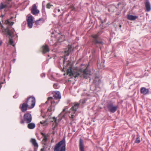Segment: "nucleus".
<instances>
[{
    "instance_id": "nucleus-12",
    "label": "nucleus",
    "mask_w": 151,
    "mask_h": 151,
    "mask_svg": "<svg viewBox=\"0 0 151 151\" xmlns=\"http://www.w3.org/2000/svg\"><path fill=\"white\" fill-rule=\"evenodd\" d=\"M31 12L35 15H37L39 12V11L37 9V6L35 4H33L32 6Z\"/></svg>"
},
{
    "instance_id": "nucleus-6",
    "label": "nucleus",
    "mask_w": 151,
    "mask_h": 151,
    "mask_svg": "<svg viewBox=\"0 0 151 151\" xmlns=\"http://www.w3.org/2000/svg\"><path fill=\"white\" fill-rule=\"evenodd\" d=\"M104 108L106 110L112 113L115 112L118 108L117 106H114V103L111 101H107L104 106Z\"/></svg>"
},
{
    "instance_id": "nucleus-25",
    "label": "nucleus",
    "mask_w": 151,
    "mask_h": 151,
    "mask_svg": "<svg viewBox=\"0 0 151 151\" xmlns=\"http://www.w3.org/2000/svg\"><path fill=\"white\" fill-rule=\"evenodd\" d=\"M5 23L10 26H12L14 24V22H10L8 20H7L5 21Z\"/></svg>"
},
{
    "instance_id": "nucleus-16",
    "label": "nucleus",
    "mask_w": 151,
    "mask_h": 151,
    "mask_svg": "<svg viewBox=\"0 0 151 151\" xmlns=\"http://www.w3.org/2000/svg\"><path fill=\"white\" fill-rule=\"evenodd\" d=\"M45 21V19L43 18H41L35 21V24L37 25L42 24Z\"/></svg>"
},
{
    "instance_id": "nucleus-8",
    "label": "nucleus",
    "mask_w": 151,
    "mask_h": 151,
    "mask_svg": "<svg viewBox=\"0 0 151 151\" xmlns=\"http://www.w3.org/2000/svg\"><path fill=\"white\" fill-rule=\"evenodd\" d=\"M26 103L28 105V108L32 109L34 107L35 104V98L33 96L28 98L26 101Z\"/></svg>"
},
{
    "instance_id": "nucleus-3",
    "label": "nucleus",
    "mask_w": 151,
    "mask_h": 151,
    "mask_svg": "<svg viewBox=\"0 0 151 151\" xmlns=\"http://www.w3.org/2000/svg\"><path fill=\"white\" fill-rule=\"evenodd\" d=\"M68 109L67 106H65L63 109L62 111L59 115L58 117V119H57L55 117L53 118V119L54 121V123L52 124V126L53 127L52 129H54L57 126L59 122L65 116V114L67 112L66 110Z\"/></svg>"
},
{
    "instance_id": "nucleus-17",
    "label": "nucleus",
    "mask_w": 151,
    "mask_h": 151,
    "mask_svg": "<svg viewBox=\"0 0 151 151\" xmlns=\"http://www.w3.org/2000/svg\"><path fill=\"white\" fill-rule=\"evenodd\" d=\"M42 52L44 53L48 52L49 51L48 47L47 45H45L42 46Z\"/></svg>"
},
{
    "instance_id": "nucleus-37",
    "label": "nucleus",
    "mask_w": 151,
    "mask_h": 151,
    "mask_svg": "<svg viewBox=\"0 0 151 151\" xmlns=\"http://www.w3.org/2000/svg\"><path fill=\"white\" fill-rule=\"evenodd\" d=\"M41 76L42 77H45V74L44 73H42L41 75Z\"/></svg>"
},
{
    "instance_id": "nucleus-1",
    "label": "nucleus",
    "mask_w": 151,
    "mask_h": 151,
    "mask_svg": "<svg viewBox=\"0 0 151 151\" xmlns=\"http://www.w3.org/2000/svg\"><path fill=\"white\" fill-rule=\"evenodd\" d=\"M67 74L69 76H72L75 78L80 77L81 78L87 79L90 75L89 72L87 68L85 69L80 68L72 70L71 67L67 70Z\"/></svg>"
},
{
    "instance_id": "nucleus-36",
    "label": "nucleus",
    "mask_w": 151,
    "mask_h": 151,
    "mask_svg": "<svg viewBox=\"0 0 151 151\" xmlns=\"http://www.w3.org/2000/svg\"><path fill=\"white\" fill-rule=\"evenodd\" d=\"M70 48H69L67 51V56H68L69 55L68 52H70Z\"/></svg>"
},
{
    "instance_id": "nucleus-31",
    "label": "nucleus",
    "mask_w": 151,
    "mask_h": 151,
    "mask_svg": "<svg viewBox=\"0 0 151 151\" xmlns=\"http://www.w3.org/2000/svg\"><path fill=\"white\" fill-rule=\"evenodd\" d=\"M28 26L29 28H31L32 27L33 22L27 23Z\"/></svg>"
},
{
    "instance_id": "nucleus-27",
    "label": "nucleus",
    "mask_w": 151,
    "mask_h": 151,
    "mask_svg": "<svg viewBox=\"0 0 151 151\" xmlns=\"http://www.w3.org/2000/svg\"><path fill=\"white\" fill-rule=\"evenodd\" d=\"M140 140L139 136V135L138 134L137 135V137L136 139L135 140V143L138 144L139 143H140Z\"/></svg>"
},
{
    "instance_id": "nucleus-32",
    "label": "nucleus",
    "mask_w": 151,
    "mask_h": 151,
    "mask_svg": "<svg viewBox=\"0 0 151 151\" xmlns=\"http://www.w3.org/2000/svg\"><path fill=\"white\" fill-rule=\"evenodd\" d=\"M1 27H2V29H1L2 32H1V33H2V34H3H3L2 33V31L4 29H4L3 28V27L2 26V25H1ZM7 27H8L9 28V29H12L11 27H9V26H8L6 28V29Z\"/></svg>"
},
{
    "instance_id": "nucleus-13",
    "label": "nucleus",
    "mask_w": 151,
    "mask_h": 151,
    "mask_svg": "<svg viewBox=\"0 0 151 151\" xmlns=\"http://www.w3.org/2000/svg\"><path fill=\"white\" fill-rule=\"evenodd\" d=\"M79 147L80 151H85L83 141L81 139H80Z\"/></svg>"
},
{
    "instance_id": "nucleus-40",
    "label": "nucleus",
    "mask_w": 151,
    "mask_h": 151,
    "mask_svg": "<svg viewBox=\"0 0 151 151\" xmlns=\"http://www.w3.org/2000/svg\"><path fill=\"white\" fill-rule=\"evenodd\" d=\"M24 121L23 119H22L20 122V123L21 124H24Z\"/></svg>"
},
{
    "instance_id": "nucleus-19",
    "label": "nucleus",
    "mask_w": 151,
    "mask_h": 151,
    "mask_svg": "<svg viewBox=\"0 0 151 151\" xmlns=\"http://www.w3.org/2000/svg\"><path fill=\"white\" fill-rule=\"evenodd\" d=\"M30 142L32 143L33 145L35 147H38V145L36 142V140L32 138L30 140Z\"/></svg>"
},
{
    "instance_id": "nucleus-9",
    "label": "nucleus",
    "mask_w": 151,
    "mask_h": 151,
    "mask_svg": "<svg viewBox=\"0 0 151 151\" xmlns=\"http://www.w3.org/2000/svg\"><path fill=\"white\" fill-rule=\"evenodd\" d=\"M61 98V95H53L52 97H49L47 99V100L45 102L46 104H47L48 102L50 101L52 104L53 102L55 103V100L60 99Z\"/></svg>"
},
{
    "instance_id": "nucleus-35",
    "label": "nucleus",
    "mask_w": 151,
    "mask_h": 151,
    "mask_svg": "<svg viewBox=\"0 0 151 151\" xmlns=\"http://www.w3.org/2000/svg\"><path fill=\"white\" fill-rule=\"evenodd\" d=\"M43 15L44 16V18L45 19L46 18V14L45 12H42Z\"/></svg>"
},
{
    "instance_id": "nucleus-44",
    "label": "nucleus",
    "mask_w": 151,
    "mask_h": 151,
    "mask_svg": "<svg viewBox=\"0 0 151 151\" xmlns=\"http://www.w3.org/2000/svg\"><path fill=\"white\" fill-rule=\"evenodd\" d=\"M122 27V25H120V26H119V27Z\"/></svg>"
},
{
    "instance_id": "nucleus-43",
    "label": "nucleus",
    "mask_w": 151,
    "mask_h": 151,
    "mask_svg": "<svg viewBox=\"0 0 151 151\" xmlns=\"http://www.w3.org/2000/svg\"><path fill=\"white\" fill-rule=\"evenodd\" d=\"M4 15H1V16H2V17H3L4 16Z\"/></svg>"
},
{
    "instance_id": "nucleus-2",
    "label": "nucleus",
    "mask_w": 151,
    "mask_h": 151,
    "mask_svg": "<svg viewBox=\"0 0 151 151\" xmlns=\"http://www.w3.org/2000/svg\"><path fill=\"white\" fill-rule=\"evenodd\" d=\"M86 100H81L79 101V103L75 104L68 111V116L70 121V124L72 125L75 123V118L77 115V109L79 104H83L85 103Z\"/></svg>"
},
{
    "instance_id": "nucleus-30",
    "label": "nucleus",
    "mask_w": 151,
    "mask_h": 151,
    "mask_svg": "<svg viewBox=\"0 0 151 151\" xmlns=\"http://www.w3.org/2000/svg\"><path fill=\"white\" fill-rule=\"evenodd\" d=\"M52 6V5L50 4V3H48L46 5V7L47 8L49 9L51 8Z\"/></svg>"
},
{
    "instance_id": "nucleus-26",
    "label": "nucleus",
    "mask_w": 151,
    "mask_h": 151,
    "mask_svg": "<svg viewBox=\"0 0 151 151\" xmlns=\"http://www.w3.org/2000/svg\"><path fill=\"white\" fill-rule=\"evenodd\" d=\"M6 5L5 4H3L2 3H1L0 4V10L3 9L4 8H6Z\"/></svg>"
},
{
    "instance_id": "nucleus-23",
    "label": "nucleus",
    "mask_w": 151,
    "mask_h": 151,
    "mask_svg": "<svg viewBox=\"0 0 151 151\" xmlns=\"http://www.w3.org/2000/svg\"><path fill=\"white\" fill-rule=\"evenodd\" d=\"M49 134H46L45 136L43 137V139L42 140V142L43 143H44V145L45 144V143L46 142L47 140V137L49 136Z\"/></svg>"
},
{
    "instance_id": "nucleus-39",
    "label": "nucleus",
    "mask_w": 151,
    "mask_h": 151,
    "mask_svg": "<svg viewBox=\"0 0 151 151\" xmlns=\"http://www.w3.org/2000/svg\"><path fill=\"white\" fill-rule=\"evenodd\" d=\"M18 97L17 95H14L13 96V98L14 99L17 98Z\"/></svg>"
},
{
    "instance_id": "nucleus-34",
    "label": "nucleus",
    "mask_w": 151,
    "mask_h": 151,
    "mask_svg": "<svg viewBox=\"0 0 151 151\" xmlns=\"http://www.w3.org/2000/svg\"><path fill=\"white\" fill-rule=\"evenodd\" d=\"M58 86V84L57 83H55L54 84L53 86L54 88H55V89H57L58 88V87H57V86Z\"/></svg>"
},
{
    "instance_id": "nucleus-15",
    "label": "nucleus",
    "mask_w": 151,
    "mask_h": 151,
    "mask_svg": "<svg viewBox=\"0 0 151 151\" xmlns=\"http://www.w3.org/2000/svg\"><path fill=\"white\" fill-rule=\"evenodd\" d=\"M145 6L146 8V11L148 12L151 10V8L150 4L148 1H146L145 3Z\"/></svg>"
},
{
    "instance_id": "nucleus-38",
    "label": "nucleus",
    "mask_w": 151,
    "mask_h": 151,
    "mask_svg": "<svg viewBox=\"0 0 151 151\" xmlns=\"http://www.w3.org/2000/svg\"><path fill=\"white\" fill-rule=\"evenodd\" d=\"M41 134L43 137L46 135L45 133L42 132H41Z\"/></svg>"
},
{
    "instance_id": "nucleus-20",
    "label": "nucleus",
    "mask_w": 151,
    "mask_h": 151,
    "mask_svg": "<svg viewBox=\"0 0 151 151\" xmlns=\"http://www.w3.org/2000/svg\"><path fill=\"white\" fill-rule=\"evenodd\" d=\"M5 4L7 8L10 7L11 6V1L10 0H6L4 3Z\"/></svg>"
},
{
    "instance_id": "nucleus-42",
    "label": "nucleus",
    "mask_w": 151,
    "mask_h": 151,
    "mask_svg": "<svg viewBox=\"0 0 151 151\" xmlns=\"http://www.w3.org/2000/svg\"><path fill=\"white\" fill-rule=\"evenodd\" d=\"M2 43V41H1L0 40V46L1 45Z\"/></svg>"
},
{
    "instance_id": "nucleus-22",
    "label": "nucleus",
    "mask_w": 151,
    "mask_h": 151,
    "mask_svg": "<svg viewBox=\"0 0 151 151\" xmlns=\"http://www.w3.org/2000/svg\"><path fill=\"white\" fill-rule=\"evenodd\" d=\"M60 9L58 8H55L54 11V12L55 13V14H53L54 17L56 16V15L59 14V13L60 12Z\"/></svg>"
},
{
    "instance_id": "nucleus-21",
    "label": "nucleus",
    "mask_w": 151,
    "mask_h": 151,
    "mask_svg": "<svg viewBox=\"0 0 151 151\" xmlns=\"http://www.w3.org/2000/svg\"><path fill=\"white\" fill-rule=\"evenodd\" d=\"M29 123V124H28L27 127L29 129H32L35 127V124L34 123Z\"/></svg>"
},
{
    "instance_id": "nucleus-7",
    "label": "nucleus",
    "mask_w": 151,
    "mask_h": 151,
    "mask_svg": "<svg viewBox=\"0 0 151 151\" xmlns=\"http://www.w3.org/2000/svg\"><path fill=\"white\" fill-rule=\"evenodd\" d=\"M66 144L65 138L57 144L54 148V151H65Z\"/></svg>"
},
{
    "instance_id": "nucleus-14",
    "label": "nucleus",
    "mask_w": 151,
    "mask_h": 151,
    "mask_svg": "<svg viewBox=\"0 0 151 151\" xmlns=\"http://www.w3.org/2000/svg\"><path fill=\"white\" fill-rule=\"evenodd\" d=\"M141 93L143 94H147L149 93V90L145 87H142L140 88Z\"/></svg>"
},
{
    "instance_id": "nucleus-10",
    "label": "nucleus",
    "mask_w": 151,
    "mask_h": 151,
    "mask_svg": "<svg viewBox=\"0 0 151 151\" xmlns=\"http://www.w3.org/2000/svg\"><path fill=\"white\" fill-rule=\"evenodd\" d=\"M24 121L27 123H30L32 120V116L31 114L29 113H26L24 116Z\"/></svg>"
},
{
    "instance_id": "nucleus-4",
    "label": "nucleus",
    "mask_w": 151,
    "mask_h": 151,
    "mask_svg": "<svg viewBox=\"0 0 151 151\" xmlns=\"http://www.w3.org/2000/svg\"><path fill=\"white\" fill-rule=\"evenodd\" d=\"M2 33L4 35H7L9 37V43L10 44L14 46V42L12 39V37L14 35V29H10L8 27L2 31Z\"/></svg>"
},
{
    "instance_id": "nucleus-5",
    "label": "nucleus",
    "mask_w": 151,
    "mask_h": 151,
    "mask_svg": "<svg viewBox=\"0 0 151 151\" xmlns=\"http://www.w3.org/2000/svg\"><path fill=\"white\" fill-rule=\"evenodd\" d=\"M99 35L98 33L92 35L93 38V42L95 46L97 47H99L101 48V46L104 44L102 39L99 37Z\"/></svg>"
},
{
    "instance_id": "nucleus-18",
    "label": "nucleus",
    "mask_w": 151,
    "mask_h": 151,
    "mask_svg": "<svg viewBox=\"0 0 151 151\" xmlns=\"http://www.w3.org/2000/svg\"><path fill=\"white\" fill-rule=\"evenodd\" d=\"M138 18L137 16H133L132 15H128L127 16V19L130 20H135Z\"/></svg>"
},
{
    "instance_id": "nucleus-41",
    "label": "nucleus",
    "mask_w": 151,
    "mask_h": 151,
    "mask_svg": "<svg viewBox=\"0 0 151 151\" xmlns=\"http://www.w3.org/2000/svg\"><path fill=\"white\" fill-rule=\"evenodd\" d=\"M3 82L0 83V89L1 88V87L2 86L1 84H3Z\"/></svg>"
},
{
    "instance_id": "nucleus-33",
    "label": "nucleus",
    "mask_w": 151,
    "mask_h": 151,
    "mask_svg": "<svg viewBox=\"0 0 151 151\" xmlns=\"http://www.w3.org/2000/svg\"><path fill=\"white\" fill-rule=\"evenodd\" d=\"M46 121H41L40 123L42 124H43V126H45L46 125Z\"/></svg>"
},
{
    "instance_id": "nucleus-11",
    "label": "nucleus",
    "mask_w": 151,
    "mask_h": 151,
    "mask_svg": "<svg viewBox=\"0 0 151 151\" xmlns=\"http://www.w3.org/2000/svg\"><path fill=\"white\" fill-rule=\"evenodd\" d=\"M19 108L22 112H25L28 108V106L26 103L24 102L20 105Z\"/></svg>"
},
{
    "instance_id": "nucleus-29",
    "label": "nucleus",
    "mask_w": 151,
    "mask_h": 151,
    "mask_svg": "<svg viewBox=\"0 0 151 151\" xmlns=\"http://www.w3.org/2000/svg\"><path fill=\"white\" fill-rule=\"evenodd\" d=\"M53 108V107H52V106H50L47 109L48 111H51L52 110L54 111V109Z\"/></svg>"
},
{
    "instance_id": "nucleus-24",
    "label": "nucleus",
    "mask_w": 151,
    "mask_h": 151,
    "mask_svg": "<svg viewBox=\"0 0 151 151\" xmlns=\"http://www.w3.org/2000/svg\"><path fill=\"white\" fill-rule=\"evenodd\" d=\"M33 19L32 16L28 17L27 19V23L33 22Z\"/></svg>"
},
{
    "instance_id": "nucleus-28",
    "label": "nucleus",
    "mask_w": 151,
    "mask_h": 151,
    "mask_svg": "<svg viewBox=\"0 0 151 151\" xmlns=\"http://www.w3.org/2000/svg\"><path fill=\"white\" fill-rule=\"evenodd\" d=\"M52 94H60V93L59 92V91H53L52 93Z\"/></svg>"
}]
</instances>
